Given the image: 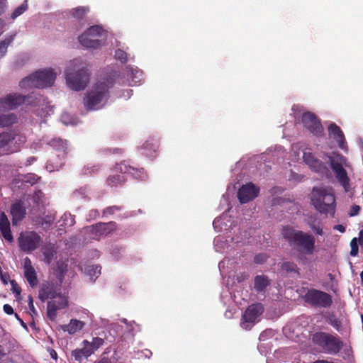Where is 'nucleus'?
I'll list each match as a JSON object with an SVG mask.
<instances>
[{
	"label": "nucleus",
	"mask_w": 363,
	"mask_h": 363,
	"mask_svg": "<svg viewBox=\"0 0 363 363\" xmlns=\"http://www.w3.org/2000/svg\"><path fill=\"white\" fill-rule=\"evenodd\" d=\"M67 264L62 261H58L56 264L55 274L60 281L62 282V278L66 272Z\"/></svg>",
	"instance_id": "nucleus-40"
},
{
	"label": "nucleus",
	"mask_w": 363,
	"mask_h": 363,
	"mask_svg": "<svg viewBox=\"0 0 363 363\" xmlns=\"http://www.w3.org/2000/svg\"><path fill=\"white\" fill-rule=\"evenodd\" d=\"M328 159L331 169L334 172L338 182L346 192L349 191L350 186V178L346 170L344 169V166H347L346 158L340 154L333 152L328 156Z\"/></svg>",
	"instance_id": "nucleus-9"
},
{
	"label": "nucleus",
	"mask_w": 363,
	"mask_h": 363,
	"mask_svg": "<svg viewBox=\"0 0 363 363\" xmlns=\"http://www.w3.org/2000/svg\"><path fill=\"white\" fill-rule=\"evenodd\" d=\"M42 196H43V193L40 191H38L35 192V194H33V200L35 203L39 204L42 202L41 201Z\"/></svg>",
	"instance_id": "nucleus-52"
},
{
	"label": "nucleus",
	"mask_w": 363,
	"mask_h": 363,
	"mask_svg": "<svg viewBox=\"0 0 363 363\" xmlns=\"http://www.w3.org/2000/svg\"><path fill=\"white\" fill-rule=\"evenodd\" d=\"M11 214L12 216V223L16 225L21 222L26 215V207L21 201H16L11 206Z\"/></svg>",
	"instance_id": "nucleus-21"
},
{
	"label": "nucleus",
	"mask_w": 363,
	"mask_h": 363,
	"mask_svg": "<svg viewBox=\"0 0 363 363\" xmlns=\"http://www.w3.org/2000/svg\"><path fill=\"white\" fill-rule=\"evenodd\" d=\"M72 354L74 357L75 360L78 362H81L83 358H85V353L83 348L73 350L72 352Z\"/></svg>",
	"instance_id": "nucleus-47"
},
{
	"label": "nucleus",
	"mask_w": 363,
	"mask_h": 363,
	"mask_svg": "<svg viewBox=\"0 0 363 363\" xmlns=\"http://www.w3.org/2000/svg\"><path fill=\"white\" fill-rule=\"evenodd\" d=\"M271 282L265 275H257L254 279V289L257 292H264Z\"/></svg>",
	"instance_id": "nucleus-26"
},
{
	"label": "nucleus",
	"mask_w": 363,
	"mask_h": 363,
	"mask_svg": "<svg viewBox=\"0 0 363 363\" xmlns=\"http://www.w3.org/2000/svg\"><path fill=\"white\" fill-rule=\"evenodd\" d=\"M61 121L65 125H74V124L73 120L72 119L71 116L68 113L62 114L61 116Z\"/></svg>",
	"instance_id": "nucleus-51"
},
{
	"label": "nucleus",
	"mask_w": 363,
	"mask_h": 363,
	"mask_svg": "<svg viewBox=\"0 0 363 363\" xmlns=\"http://www.w3.org/2000/svg\"><path fill=\"white\" fill-rule=\"evenodd\" d=\"M304 162L314 172H322L325 169L323 162L315 158L310 151H304L303 154Z\"/></svg>",
	"instance_id": "nucleus-19"
},
{
	"label": "nucleus",
	"mask_w": 363,
	"mask_h": 363,
	"mask_svg": "<svg viewBox=\"0 0 363 363\" xmlns=\"http://www.w3.org/2000/svg\"><path fill=\"white\" fill-rule=\"evenodd\" d=\"M122 247H119L118 245L112 246L111 250V253L115 257H118L120 252L121 251Z\"/></svg>",
	"instance_id": "nucleus-54"
},
{
	"label": "nucleus",
	"mask_w": 363,
	"mask_h": 363,
	"mask_svg": "<svg viewBox=\"0 0 363 363\" xmlns=\"http://www.w3.org/2000/svg\"><path fill=\"white\" fill-rule=\"evenodd\" d=\"M4 311L9 315H11L13 313V308L9 304H5L4 306Z\"/></svg>",
	"instance_id": "nucleus-60"
},
{
	"label": "nucleus",
	"mask_w": 363,
	"mask_h": 363,
	"mask_svg": "<svg viewBox=\"0 0 363 363\" xmlns=\"http://www.w3.org/2000/svg\"><path fill=\"white\" fill-rule=\"evenodd\" d=\"M283 238L299 256L313 255L315 249V238L308 233L286 225L281 230Z\"/></svg>",
	"instance_id": "nucleus-2"
},
{
	"label": "nucleus",
	"mask_w": 363,
	"mask_h": 363,
	"mask_svg": "<svg viewBox=\"0 0 363 363\" xmlns=\"http://www.w3.org/2000/svg\"><path fill=\"white\" fill-rule=\"evenodd\" d=\"M263 312L264 307L260 303L249 306L242 315L241 327L245 330H250Z\"/></svg>",
	"instance_id": "nucleus-14"
},
{
	"label": "nucleus",
	"mask_w": 363,
	"mask_h": 363,
	"mask_svg": "<svg viewBox=\"0 0 363 363\" xmlns=\"http://www.w3.org/2000/svg\"><path fill=\"white\" fill-rule=\"evenodd\" d=\"M128 48L121 43L117 44V48L115 51V58L122 63H125L129 60V55L127 52Z\"/></svg>",
	"instance_id": "nucleus-28"
},
{
	"label": "nucleus",
	"mask_w": 363,
	"mask_h": 363,
	"mask_svg": "<svg viewBox=\"0 0 363 363\" xmlns=\"http://www.w3.org/2000/svg\"><path fill=\"white\" fill-rule=\"evenodd\" d=\"M86 195V189L82 188L79 190L76 191L74 192V196L77 199H79L80 197L84 198Z\"/></svg>",
	"instance_id": "nucleus-53"
},
{
	"label": "nucleus",
	"mask_w": 363,
	"mask_h": 363,
	"mask_svg": "<svg viewBox=\"0 0 363 363\" xmlns=\"http://www.w3.org/2000/svg\"><path fill=\"white\" fill-rule=\"evenodd\" d=\"M26 96L20 94H9L0 99V109L12 110L25 103Z\"/></svg>",
	"instance_id": "nucleus-18"
},
{
	"label": "nucleus",
	"mask_w": 363,
	"mask_h": 363,
	"mask_svg": "<svg viewBox=\"0 0 363 363\" xmlns=\"http://www.w3.org/2000/svg\"><path fill=\"white\" fill-rule=\"evenodd\" d=\"M28 306H29L30 310L33 313H36L35 308L34 305H33V298L31 296L28 297Z\"/></svg>",
	"instance_id": "nucleus-62"
},
{
	"label": "nucleus",
	"mask_w": 363,
	"mask_h": 363,
	"mask_svg": "<svg viewBox=\"0 0 363 363\" xmlns=\"http://www.w3.org/2000/svg\"><path fill=\"white\" fill-rule=\"evenodd\" d=\"M85 323L84 321L77 319H71L68 324L61 325V329L64 332H67L69 335H73L84 327Z\"/></svg>",
	"instance_id": "nucleus-25"
},
{
	"label": "nucleus",
	"mask_w": 363,
	"mask_h": 363,
	"mask_svg": "<svg viewBox=\"0 0 363 363\" xmlns=\"http://www.w3.org/2000/svg\"><path fill=\"white\" fill-rule=\"evenodd\" d=\"M350 247H351V250H350L351 256H352V257L357 256L358 255V252H359V246H358L357 238H354L352 239V240L350 242Z\"/></svg>",
	"instance_id": "nucleus-46"
},
{
	"label": "nucleus",
	"mask_w": 363,
	"mask_h": 363,
	"mask_svg": "<svg viewBox=\"0 0 363 363\" xmlns=\"http://www.w3.org/2000/svg\"><path fill=\"white\" fill-rule=\"evenodd\" d=\"M89 12L88 6H77L68 11L70 16L78 20L82 19Z\"/></svg>",
	"instance_id": "nucleus-32"
},
{
	"label": "nucleus",
	"mask_w": 363,
	"mask_h": 363,
	"mask_svg": "<svg viewBox=\"0 0 363 363\" xmlns=\"http://www.w3.org/2000/svg\"><path fill=\"white\" fill-rule=\"evenodd\" d=\"M38 88L43 89L52 86L55 81L57 72L51 67L40 69L33 73Z\"/></svg>",
	"instance_id": "nucleus-15"
},
{
	"label": "nucleus",
	"mask_w": 363,
	"mask_h": 363,
	"mask_svg": "<svg viewBox=\"0 0 363 363\" xmlns=\"http://www.w3.org/2000/svg\"><path fill=\"white\" fill-rule=\"evenodd\" d=\"M55 218V215L54 213H48V214L40 218V220L38 221V223L41 225H50L53 223Z\"/></svg>",
	"instance_id": "nucleus-42"
},
{
	"label": "nucleus",
	"mask_w": 363,
	"mask_h": 363,
	"mask_svg": "<svg viewBox=\"0 0 363 363\" xmlns=\"http://www.w3.org/2000/svg\"><path fill=\"white\" fill-rule=\"evenodd\" d=\"M113 82L108 79L100 81L87 91L84 98V104L87 110L96 111L102 108L107 103L109 97L108 89Z\"/></svg>",
	"instance_id": "nucleus-4"
},
{
	"label": "nucleus",
	"mask_w": 363,
	"mask_h": 363,
	"mask_svg": "<svg viewBox=\"0 0 363 363\" xmlns=\"http://www.w3.org/2000/svg\"><path fill=\"white\" fill-rule=\"evenodd\" d=\"M39 298L43 301L51 299L47 306V315L51 320L55 319L58 310L66 308L68 304L67 296L62 294L60 286H55L52 282H45L42 285Z\"/></svg>",
	"instance_id": "nucleus-3"
},
{
	"label": "nucleus",
	"mask_w": 363,
	"mask_h": 363,
	"mask_svg": "<svg viewBox=\"0 0 363 363\" xmlns=\"http://www.w3.org/2000/svg\"><path fill=\"white\" fill-rule=\"evenodd\" d=\"M311 341L321 352L335 355L343 348L344 342L336 333L318 331L312 334Z\"/></svg>",
	"instance_id": "nucleus-5"
},
{
	"label": "nucleus",
	"mask_w": 363,
	"mask_h": 363,
	"mask_svg": "<svg viewBox=\"0 0 363 363\" xmlns=\"http://www.w3.org/2000/svg\"><path fill=\"white\" fill-rule=\"evenodd\" d=\"M61 167V164H56L55 167L50 164V162L47 164L46 165V169L50 172H54L55 170H58L59 167Z\"/></svg>",
	"instance_id": "nucleus-56"
},
{
	"label": "nucleus",
	"mask_w": 363,
	"mask_h": 363,
	"mask_svg": "<svg viewBox=\"0 0 363 363\" xmlns=\"http://www.w3.org/2000/svg\"><path fill=\"white\" fill-rule=\"evenodd\" d=\"M15 37V34L7 36L0 43V58H1L6 52L8 46L12 43Z\"/></svg>",
	"instance_id": "nucleus-36"
},
{
	"label": "nucleus",
	"mask_w": 363,
	"mask_h": 363,
	"mask_svg": "<svg viewBox=\"0 0 363 363\" xmlns=\"http://www.w3.org/2000/svg\"><path fill=\"white\" fill-rule=\"evenodd\" d=\"M42 101V106L45 107H42L41 110H38L37 114L40 116H45L47 115H50V113H52V108L50 105H48V102H45V100L43 98H40L39 101Z\"/></svg>",
	"instance_id": "nucleus-41"
},
{
	"label": "nucleus",
	"mask_w": 363,
	"mask_h": 363,
	"mask_svg": "<svg viewBox=\"0 0 363 363\" xmlns=\"http://www.w3.org/2000/svg\"><path fill=\"white\" fill-rule=\"evenodd\" d=\"M125 174L132 175L135 179L145 180L147 174L143 168H135L123 162L117 164L113 169V174L107 179V183L111 186H117L125 182Z\"/></svg>",
	"instance_id": "nucleus-6"
},
{
	"label": "nucleus",
	"mask_w": 363,
	"mask_h": 363,
	"mask_svg": "<svg viewBox=\"0 0 363 363\" xmlns=\"http://www.w3.org/2000/svg\"><path fill=\"white\" fill-rule=\"evenodd\" d=\"M108 33L102 26L89 27L78 37L79 43L86 48L99 49L106 45Z\"/></svg>",
	"instance_id": "nucleus-7"
},
{
	"label": "nucleus",
	"mask_w": 363,
	"mask_h": 363,
	"mask_svg": "<svg viewBox=\"0 0 363 363\" xmlns=\"http://www.w3.org/2000/svg\"><path fill=\"white\" fill-rule=\"evenodd\" d=\"M82 348L84 349V352L85 353V358H87L88 357L91 356L95 352V350L90 344V342L87 340H84L82 342Z\"/></svg>",
	"instance_id": "nucleus-45"
},
{
	"label": "nucleus",
	"mask_w": 363,
	"mask_h": 363,
	"mask_svg": "<svg viewBox=\"0 0 363 363\" xmlns=\"http://www.w3.org/2000/svg\"><path fill=\"white\" fill-rule=\"evenodd\" d=\"M116 229L114 222L100 223L94 225L87 226L84 229L86 239L99 240L113 232Z\"/></svg>",
	"instance_id": "nucleus-13"
},
{
	"label": "nucleus",
	"mask_w": 363,
	"mask_h": 363,
	"mask_svg": "<svg viewBox=\"0 0 363 363\" xmlns=\"http://www.w3.org/2000/svg\"><path fill=\"white\" fill-rule=\"evenodd\" d=\"M334 229L340 231V233H345V227L342 225H336L334 226Z\"/></svg>",
	"instance_id": "nucleus-64"
},
{
	"label": "nucleus",
	"mask_w": 363,
	"mask_h": 363,
	"mask_svg": "<svg viewBox=\"0 0 363 363\" xmlns=\"http://www.w3.org/2000/svg\"><path fill=\"white\" fill-rule=\"evenodd\" d=\"M301 121L303 126L315 136H321L323 128L320 119L311 112H306L302 115Z\"/></svg>",
	"instance_id": "nucleus-16"
},
{
	"label": "nucleus",
	"mask_w": 363,
	"mask_h": 363,
	"mask_svg": "<svg viewBox=\"0 0 363 363\" xmlns=\"http://www.w3.org/2000/svg\"><path fill=\"white\" fill-rule=\"evenodd\" d=\"M23 272L29 284L32 287L36 286L38 283L36 272L32 265L31 260L28 257L23 259Z\"/></svg>",
	"instance_id": "nucleus-20"
},
{
	"label": "nucleus",
	"mask_w": 363,
	"mask_h": 363,
	"mask_svg": "<svg viewBox=\"0 0 363 363\" xmlns=\"http://www.w3.org/2000/svg\"><path fill=\"white\" fill-rule=\"evenodd\" d=\"M39 178L34 174H28L24 176L22 179L23 182L30 183L31 184H35Z\"/></svg>",
	"instance_id": "nucleus-50"
},
{
	"label": "nucleus",
	"mask_w": 363,
	"mask_h": 363,
	"mask_svg": "<svg viewBox=\"0 0 363 363\" xmlns=\"http://www.w3.org/2000/svg\"><path fill=\"white\" fill-rule=\"evenodd\" d=\"M357 242H359L360 246L363 248V230H361L359 233V238L357 240Z\"/></svg>",
	"instance_id": "nucleus-63"
},
{
	"label": "nucleus",
	"mask_w": 363,
	"mask_h": 363,
	"mask_svg": "<svg viewBox=\"0 0 363 363\" xmlns=\"http://www.w3.org/2000/svg\"><path fill=\"white\" fill-rule=\"evenodd\" d=\"M21 89L28 90L33 88H38L37 82L33 73L23 78L20 82Z\"/></svg>",
	"instance_id": "nucleus-31"
},
{
	"label": "nucleus",
	"mask_w": 363,
	"mask_h": 363,
	"mask_svg": "<svg viewBox=\"0 0 363 363\" xmlns=\"http://www.w3.org/2000/svg\"><path fill=\"white\" fill-rule=\"evenodd\" d=\"M132 91H133L131 89H126V90L123 91V94L121 96V97H123V98H124L125 99H128L132 95Z\"/></svg>",
	"instance_id": "nucleus-59"
},
{
	"label": "nucleus",
	"mask_w": 363,
	"mask_h": 363,
	"mask_svg": "<svg viewBox=\"0 0 363 363\" xmlns=\"http://www.w3.org/2000/svg\"><path fill=\"white\" fill-rule=\"evenodd\" d=\"M281 269L287 272H296L298 271V267L294 262H284L281 264Z\"/></svg>",
	"instance_id": "nucleus-44"
},
{
	"label": "nucleus",
	"mask_w": 363,
	"mask_h": 363,
	"mask_svg": "<svg viewBox=\"0 0 363 363\" xmlns=\"http://www.w3.org/2000/svg\"><path fill=\"white\" fill-rule=\"evenodd\" d=\"M113 77L119 84L128 83L129 85L133 86L140 84L143 80V72L137 67L128 65L119 73L116 72Z\"/></svg>",
	"instance_id": "nucleus-12"
},
{
	"label": "nucleus",
	"mask_w": 363,
	"mask_h": 363,
	"mask_svg": "<svg viewBox=\"0 0 363 363\" xmlns=\"http://www.w3.org/2000/svg\"><path fill=\"white\" fill-rule=\"evenodd\" d=\"M42 252L44 256V262L48 264H50L56 255L55 246L51 244L45 245L42 248Z\"/></svg>",
	"instance_id": "nucleus-30"
},
{
	"label": "nucleus",
	"mask_w": 363,
	"mask_h": 363,
	"mask_svg": "<svg viewBox=\"0 0 363 363\" xmlns=\"http://www.w3.org/2000/svg\"><path fill=\"white\" fill-rule=\"evenodd\" d=\"M100 265H87L84 268V273L89 276L91 281H94L101 274Z\"/></svg>",
	"instance_id": "nucleus-33"
},
{
	"label": "nucleus",
	"mask_w": 363,
	"mask_h": 363,
	"mask_svg": "<svg viewBox=\"0 0 363 363\" xmlns=\"http://www.w3.org/2000/svg\"><path fill=\"white\" fill-rule=\"evenodd\" d=\"M259 193V188L252 182L242 185L238 191V197L241 203H246L255 199Z\"/></svg>",
	"instance_id": "nucleus-17"
},
{
	"label": "nucleus",
	"mask_w": 363,
	"mask_h": 363,
	"mask_svg": "<svg viewBox=\"0 0 363 363\" xmlns=\"http://www.w3.org/2000/svg\"><path fill=\"white\" fill-rule=\"evenodd\" d=\"M268 256L266 254L260 253L255 255L254 258V262L256 264H263L267 261Z\"/></svg>",
	"instance_id": "nucleus-49"
},
{
	"label": "nucleus",
	"mask_w": 363,
	"mask_h": 363,
	"mask_svg": "<svg viewBox=\"0 0 363 363\" xmlns=\"http://www.w3.org/2000/svg\"><path fill=\"white\" fill-rule=\"evenodd\" d=\"M104 341L100 337H94L92 341L90 342L95 351L101 345H103Z\"/></svg>",
	"instance_id": "nucleus-48"
},
{
	"label": "nucleus",
	"mask_w": 363,
	"mask_h": 363,
	"mask_svg": "<svg viewBox=\"0 0 363 363\" xmlns=\"http://www.w3.org/2000/svg\"><path fill=\"white\" fill-rule=\"evenodd\" d=\"M360 211L359 206L354 205L352 206L350 211V216H357Z\"/></svg>",
	"instance_id": "nucleus-55"
},
{
	"label": "nucleus",
	"mask_w": 363,
	"mask_h": 363,
	"mask_svg": "<svg viewBox=\"0 0 363 363\" xmlns=\"http://www.w3.org/2000/svg\"><path fill=\"white\" fill-rule=\"evenodd\" d=\"M42 242V237L34 230L22 231L18 238L20 250L28 254L38 249Z\"/></svg>",
	"instance_id": "nucleus-10"
},
{
	"label": "nucleus",
	"mask_w": 363,
	"mask_h": 363,
	"mask_svg": "<svg viewBox=\"0 0 363 363\" xmlns=\"http://www.w3.org/2000/svg\"><path fill=\"white\" fill-rule=\"evenodd\" d=\"M306 303L313 308H328L333 304L332 296L325 291L310 289L303 296Z\"/></svg>",
	"instance_id": "nucleus-11"
},
{
	"label": "nucleus",
	"mask_w": 363,
	"mask_h": 363,
	"mask_svg": "<svg viewBox=\"0 0 363 363\" xmlns=\"http://www.w3.org/2000/svg\"><path fill=\"white\" fill-rule=\"evenodd\" d=\"M28 8V1L25 0L24 2L21 5L18 6V7H16L14 9V11L12 12V13L11 15V18L13 21H14L18 16L22 15L26 11H27Z\"/></svg>",
	"instance_id": "nucleus-39"
},
{
	"label": "nucleus",
	"mask_w": 363,
	"mask_h": 363,
	"mask_svg": "<svg viewBox=\"0 0 363 363\" xmlns=\"http://www.w3.org/2000/svg\"><path fill=\"white\" fill-rule=\"evenodd\" d=\"M7 7L6 0H0V14L3 13Z\"/></svg>",
	"instance_id": "nucleus-58"
},
{
	"label": "nucleus",
	"mask_w": 363,
	"mask_h": 363,
	"mask_svg": "<svg viewBox=\"0 0 363 363\" xmlns=\"http://www.w3.org/2000/svg\"><path fill=\"white\" fill-rule=\"evenodd\" d=\"M49 144L57 150L62 151L63 155H65V150L67 149V143L65 141H63L60 138H55L50 141Z\"/></svg>",
	"instance_id": "nucleus-38"
},
{
	"label": "nucleus",
	"mask_w": 363,
	"mask_h": 363,
	"mask_svg": "<svg viewBox=\"0 0 363 363\" xmlns=\"http://www.w3.org/2000/svg\"><path fill=\"white\" fill-rule=\"evenodd\" d=\"M12 133V144L11 145V152L18 150L20 146L26 142V138L23 135Z\"/></svg>",
	"instance_id": "nucleus-34"
},
{
	"label": "nucleus",
	"mask_w": 363,
	"mask_h": 363,
	"mask_svg": "<svg viewBox=\"0 0 363 363\" xmlns=\"http://www.w3.org/2000/svg\"><path fill=\"white\" fill-rule=\"evenodd\" d=\"M329 135L333 138L338 144L341 149L345 148V135L340 128L333 123L328 126Z\"/></svg>",
	"instance_id": "nucleus-22"
},
{
	"label": "nucleus",
	"mask_w": 363,
	"mask_h": 363,
	"mask_svg": "<svg viewBox=\"0 0 363 363\" xmlns=\"http://www.w3.org/2000/svg\"><path fill=\"white\" fill-rule=\"evenodd\" d=\"M309 228L312 230V231L318 235L322 236L323 235V226L320 222H318L315 223V221L308 223Z\"/></svg>",
	"instance_id": "nucleus-43"
},
{
	"label": "nucleus",
	"mask_w": 363,
	"mask_h": 363,
	"mask_svg": "<svg viewBox=\"0 0 363 363\" xmlns=\"http://www.w3.org/2000/svg\"><path fill=\"white\" fill-rule=\"evenodd\" d=\"M312 203L321 213H335V198L334 194L327 189L313 188Z\"/></svg>",
	"instance_id": "nucleus-8"
},
{
	"label": "nucleus",
	"mask_w": 363,
	"mask_h": 363,
	"mask_svg": "<svg viewBox=\"0 0 363 363\" xmlns=\"http://www.w3.org/2000/svg\"><path fill=\"white\" fill-rule=\"evenodd\" d=\"M118 208L116 206L108 207L104 211V213L105 214H113V213H114L115 211H118Z\"/></svg>",
	"instance_id": "nucleus-61"
},
{
	"label": "nucleus",
	"mask_w": 363,
	"mask_h": 363,
	"mask_svg": "<svg viewBox=\"0 0 363 363\" xmlns=\"http://www.w3.org/2000/svg\"><path fill=\"white\" fill-rule=\"evenodd\" d=\"M0 231L4 238L11 242L13 240V235L11 232L10 222L4 213L0 216Z\"/></svg>",
	"instance_id": "nucleus-23"
},
{
	"label": "nucleus",
	"mask_w": 363,
	"mask_h": 363,
	"mask_svg": "<svg viewBox=\"0 0 363 363\" xmlns=\"http://www.w3.org/2000/svg\"><path fill=\"white\" fill-rule=\"evenodd\" d=\"M249 275L246 273H240L237 276V280L238 282H242L246 279H247Z\"/></svg>",
	"instance_id": "nucleus-57"
},
{
	"label": "nucleus",
	"mask_w": 363,
	"mask_h": 363,
	"mask_svg": "<svg viewBox=\"0 0 363 363\" xmlns=\"http://www.w3.org/2000/svg\"><path fill=\"white\" fill-rule=\"evenodd\" d=\"M60 226L69 227L72 226L74 223V218L69 213H65L59 220Z\"/></svg>",
	"instance_id": "nucleus-37"
},
{
	"label": "nucleus",
	"mask_w": 363,
	"mask_h": 363,
	"mask_svg": "<svg viewBox=\"0 0 363 363\" xmlns=\"http://www.w3.org/2000/svg\"><path fill=\"white\" fill-rule=\"evenodd\" d=\"M12 144V133H4L0 134V147L8 152H11Z\"/></svg>",
	"instance_id": "nucleus-29"
},
{
	"label": "nucleus",
	"mask_w": 363,
	"mask_h": 363,
	"mask_svg": "<svg viewBox=\"0 0 363 363\" xmlns=\"http://www.w3.org/2000/svg\"><path fill=\"white\" fill-rule=\"evenodd\" d=\"M323 318L325 322L331 325L337 332L342 330V320L337 317L336 314L333 311H326L323 314Z\"/></svg>",
	"instance_id": "nucleus-24"
},
{
	"label": "nucleus",
	"mask_w": 363,
	"mask_h": 363,
	"mask_svg": "<svg viewBox=\"0 0 363 363\" xmlns=\"http://www.w3.org/2000/svg\"><path fill=\"white\" fill-rule=\"evenodd\" d=\"M89 62L81 57L69 61L65 70L67 86L73 91L84 90L89 82Z\"/></svg>",
	"instance_id": "nucleus-1"
},
{
	"label": "nucleus",
	"mask_w": 363,
	"mask_h": 363,
	"mask_svg": "<svg viewBox=\"0 0 363 363\" xmlns=\"http://www.w3.org/2000/svg\"><path fill=\"white\" fill-rule=\"evenodd\" d=\"M17 118L13 113L0 114V128L13 125L16 122Z\"/></svg>",
	"instance_id": "nucleus-35"
},
{
	"label": "nucleus",
	"mask_w": 363,
	"mask_h": 363,
	"mask_svg": "<svg viewBox=\"0 0 363 363\" xmlns=\"http://www.w3.org/2000/svg\"><path fill=\"white\" fill-rule=\"evenodd\" d=\"M157 143L147 141L142 146V154L148 157L154 158L157 155Z\"/></svg>",
	"instance_id": "nucleus-27"
}]
</instances>
